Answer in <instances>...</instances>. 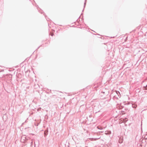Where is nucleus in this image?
I'll return each mask as SVG.
<instances>
[{
  "instance_id": "obj_1",
  "label": "nucleus",
  "mask_w": 147,
  "mask_h": 147,
  "mask_svg": "<svg viewBox=\"0 0 147 147\" xmlns=\"http://www.w3.org/2000/svg\"><path fill=\"white\" fill-rule=\"evenodd\" d=\"M137 105L135 104H133L132 105V107L134 108H136L137 107Z\"/></svg>"
}]
</instances>
